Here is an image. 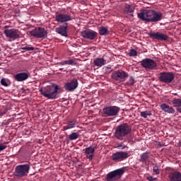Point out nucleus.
<instances>
[{"instance_id": "f257e3e1", "label": "nucleus", "mask_w": 181, "mask_h": 181, "mask_svg": "<svg viewBox=\"0 0 181 181\" xmlns=\"http://www.w3.org/2000/svg\"><path fill=\"white\" fill-rule=\"evenodd\" d=\"M137 16L141 21H144V22L151 23L162 21V13L152 9L141 10L137 13Z\"/></svg>"}, {"instance_id": "f03ea898", "label": "nucleus", "mask_w": 181, "mask_h": 181, "mask_svg": "<svg viewBox=\"0 0 181 181\" xmlns=\"http://www.w3.org/2000/svg\"><path fill=\"white\" fill-rule=\"evenodd\" d=\"M59 90H60L59 85L52 84L51 86L40 88V93H41L42 95L45 97V98H48V100H56Z\"/></svg>"}, {"instance_id": "7ed1b4c3", "label": "nucleus", "mask_w": 181, "mask_h": 181, "mask_svg": "<svg viewBox=\"0 0 181 181\" xmlns=\"http://www.w3.org/2000/svg\"><path fill=\"white\" fill-rule=\"evenodd\" d=\"M132 131V127L128 123H124L117 126L115 130V136L117 139L122 141L125 136H128Z\"/></svg>"}, {"instance_id": "20e7f679", "label": "nucleus", "mask_w": 181, "mask_h": 181, "mask_svg": "<svg viewBox=\"0 0 181 181\" xmlns=\"http://www.w3.org/2000/svg\"><path fill=\"white\" fill-rule=\"evenodd\" d=\"M30 170V165H29V164L17 165L15 168L13 176H15V177H18V178L26 177V176L29 175Z\"/></svg>"}, {"instance_id": "39448f33", "label": "nucleus", "mask_w": 181, "mask_h": 181, "mask_svg": "<svg viewBox=\"0 0 181 181\" xmlns=\"http://www.w3.org/2000/svg\"><path fill=\"white\" fill-rule=\"evenodd\" d=\"M7 28L8 26H4L5 30H4V33L6 37L8 39V42H15L17 39H21V33L19 30L15 28L6 29Z\"/></svg>"}, {"instance_id": "423d86ee", "label": "nucleus", "mask_w": 181, "mask_h": 181, "mask_svg": "<svg viewBox=\"0 0 181 181\" xmlns=\"http://www.w3.org/2000/svg\"><path fill=\"white\" fill-rule=\"evenodd\" d=\"M30 35L34 36V37H37V39H46L47 37V31L44 28L37 27L30 31Z\"/></svg>"}, {"instance_id": "0eeeda50", "label": "nucleus", "mask_w": 181, "mask_h": 181, "mask_svg": "<svg viewBox=\"0 0 181 181\" xmlns=\"http://www.w3.org/2000/svg\"><path fill=\"white\" fill-rule=\"evenodd\" d=\"M175 79V74L173 72H161L159 74L158 80L162 83L169 84Z\"/></svg>"}, {"instance_id": "6e6552de", "label": "nucleus", "mask_w": 181, "mask_h": 181, "mask_svg": "<svg viewBox=\"0 0 181 181\" xmlns=\"http://www.w3.org/2000/svg\"><path fill=\"white\" fill-rule=\"evenodd\" d=\"M140 63L141 66L147 70H155L158 66L153 59H151L149 58L142 59Z\"/></svg>"}, {"instance_id": "1a4fd4ad", "label": "nucleus", "mask_w": 181, "mask_h": 181, "mask_svg": "<svg viewBox=\"0 0 181 181\" xmlns=\"http://www.w3.org/2000/svg\"><path fill=\"white\" fill-rule=\"evenodd\" d=\"M103 112L106 117H115L119 112V107L118 106H108L103 108Z\"/></svg>"}, {"instance_id": "9d476101", "label": "nucleus", "mask_w": 181, "mask_h": 181, "mask_svg": "<svg viewBox=\"0 0 181 181\" xmlns=\"http://www.w3.org/2000/svg\"><path fill=\"white\" fill-rule=\"evenodd\" d=\"M112 78L116 81H125L128 78V73L123 70L115 71L112 74Z\"/></svg>"}, {"instance_id": "9b49d317", "label": "nucleus", "mask_w": 181, "mask_h": 181, "mask_svg": "<svg viewBox=\"0 0 181 181\" xmlns=\"http://www.w3.org/2000/svg\"><path fill=\"white\" fill-rule=\"evenodd\" d=\"M122 175H124V168H120L109 173L106 176V179L107 181L115 180V179L121 177Z\"/></svg>"}, {"instance_id": "f8f14e48", "label": "nucleus", "mask_w": 181, "mask_h": 181, "mask_svg": "<svg viewBox=\"0 0 181 181\" xmlns=\"http://www.w3.org/2000/svg\"><path fill=\"white\" fill-rule=\"evenodd\" d=\"M127 158H129V154L124 151L116 152L112 155V160L114 162H121Z\"/></svg>"}, {"instance_id": "ddd939ff", "label": "nucleus", "mask_w": 181, "mask_h": 181, "mask_svg": "<svg viewBox=\"0 0 181 181\" xmlns=\"http://www.w3.org/2000/svg\"><path fill=\"white\" fill-rule=\"evenodd\" d=\"M83 39H88V40H94L97 37V33L91 30H86L81 33Z\"/></svg>"}, {"instance_id": "4468645a", "label": "nucleus", "mask_w": 181, "mask_h": 181, "mask_svg": "<svg viewBox=\"0 0 181 181\" xmlns=\"http://www.w3.org/2000/svg\"><path fill=\"white\" fill-rule=\"evenodd\" d=\"M71 16L63 13H58L55 15V21L58 23H64L66 22H70L71 21Z\"/></svg>"}, {"instance_id": "2eb2a0df", "label": "nucleus", "mask_w": 181, "mask_h": 181, "mask_svg": "<svg viewBox=\"0 0 181 181\" xmlns=\"http://www.w3.org/2000/svg\"><path fill=\"white\" fill-rule=\"evenodd\" d=\"M78 87V81L76 78L72 79L70 82H67L64 85V88L66 91H74Z\"/></svg>"}, {"instance_id": "dca6fc26", "label": "nucleus", "mask_w": 181, "mask_h": 181, "mask_svg": "<svg viewBox=\"0 0 181 181\" xmlns=\"http://www.w3.org/2000/svg\"><path fill=\"white\" fill-rule=\"evenodd\" d=\"M150 36L151 37H153V39H156V40L165 41L169 39V37L168 36V35L165 33H162L160 32L151 33H150Z\"/></svg>"}, {"instance_id": "f3484780", "label": "nucleus", "mask_w": 181, "mask_h": 181, "mask_svg": "<svg viewBox=\"0 0 181 181\" xmlns=\"http://www.w3.org/2000/svg\"><path fill=\"white\" fill-rule=\"evenodd\" d=\"M55 32L61 35V36L67 37V23H65L62 25H59V27L55 28Z\"/></svg>"}, {"instance_id": "a211bd4d", "label": "nucleus", "mask_w": 181, "mask_h": 181, "mask_svg": "<svg viewBox=\"0 0 181 181\" xmlns=\"http://www.w3.org/2000/svg\"><path fill=\"white\" fill-rule=\"evenodd\" d=\"M94 152H95V148L89 146L85 149L84 153L87 159H89V160H93Z\"/></svg>"}, {"instance_id": "6ab92c4d", "label": "nucleus", "mask_w": 181, "mask_h": 181, "mask_svg": "<svg viewBox=\"0 0 181 181\" xmlns=\"http://www.w3.org/2000/svg\"><path fill=\"white\" fill-rule=\"evenodd\" d=\"M29 78V74L25 72H21L19 74H16L14 76V79L16 81H25Z\"/></svg>"}, {"instance_id": "aec40b11", "label": "nucleus", "mask_w": 181, "mask_h": 181, "mask_svg": "<svg viewBox=\"0 0 181 181\" xmlns=\"http://www.w3.org/2000/svg\"><path fill=\"white\" fill-rule=\"evenodd\" d=\"M170 181H181V173L180 172H173L168 174Z\"/></svg>"}, {"instance_id": "412c9836", "label": "nucleus", "mask_w": 181, "mask_h": 181, "mask_svg": "<svg viewBox=\"0 0 181 181\" xmlns=\"http://www.w3.org/2000/svg\"><path fill=\"white\" fill-rule=\"evenodd\" d=\"M78 125V122L76 119H73L67 122V125L63 127L64 131H67V129H73V128H76V126Z\"/></svg>"}, {"instance_id": "4be33fe9", "label": "nucleus", "mask_w": 181, "mask_h": 181, "mask_svg": "<svg viewBox=\"0 0 181 181\" xmlns=\"http://www.w3.org/2000/svg\"><path fill=\"white\" fill-rule=\"evenodd\" d=\"M160 108L164 112H167L168 114H175V109L167 104H161Z\"/></svg>"}, {"instance_id": "5701e85b", "label": "nucleus", "mask_w": 181, "mask_h": 181, "mask_svg": "<svg viewBox=\"0 0 181 181\" xmlns=\"http://www.w3.org/2000/svg\"><path fill=\"white\" fill-rule=\"evenodd\" d=\"M59 66H66V65H69V66H76L77 64V61L76 59H71L69 60H66V61H62L61 62H59L58 64Z\"/></svg>"}, {"instance_id": "b1692460", "label": "nucleus", "mask_w": 181, "mask_h": 181, "mask_svg": "<svg viewBox=\"0 0 181 181\" xmlns=\"http://www.w3.org/2000/svg\"><path fill=\"white\" fill-rule=\"evenodd\" d=\"M94 66L103 67L105 64V60L103 58H96L93 60Z\"/></svg>"}, {"instance_id": "393cba45", "label": "nucleus", "mask_w": 181, "mask_h": 181, "mask_svg": "<svg viewBox=\"0 0 181 181\" xmlns=\"http://www.w3.org/2000/svg\"><path fill=\"white\" fill-rule=\"evenodd\" d=\"M99 35H100V36H107V35H108V28L105 26L100 27Z\"/></svg>"}, {"instance_id": "a878e982", "label": "nucleus", "mask_w": 181, "mask_h": 181, "mask_svg": "<svg viewBox=\"0 0 181 181\" xmlns=\"http://www.w3.org/2000/svg\"><path fill=\"white\" fill-rule=\"evenodd\" d=\"M174 107H177L178 112L181 114V99H175L173 100Z\"/></svg>"}, {"instance_id": "bb28decb", "label": "nucleus", "mask_w": 181, "mask_h": 181, "mask_svg": "<svg viewBox=\"0 0 181 181\" xmlns=\"http://www.w3.org/2000/svg\"><path fill=\"white\" fill-rule=\"evenodd\" d=\"M149 152L146 151L140 156V162H146L149 158Z\"/></svg>"}, {"instance_id": "cd10ccee", "label": "nucleus", "mask_w": 181, "mask_h": 181, "mask_svg": "<svg viewBox=\"0 0 181 181\" xmlns=\"http://www.w3.org/2000/svg\"><path fill=\"white\" fill-rule=\"evenodd\" d=\"M134 9L129 4H126L125 8H124V13H127V15H129V13H132L134 12Z\"/></svg>"}, {"instance_id": "c85d7f7f", "label": "nucleus", "mask_w": 181, "mask_h": 181, "mask_svg": "<svg viewBox=\"0 0 181 181\" xmlns=\"http://www.w3.org/2000/svg\"><path fill=\"white\" fill-rule=\"evenodd\" d=\"M140 115L143 118H148V117H151L152 115V112L151 110H145L141 112Z\"/></svg>"}, {"instance_id": "c756f323", "label": "nucleus", "mask_w": 181, "mask_h": 181, "mask_svg": "<svg viewBox=\"0 0 181 181\" xmlns=\"http://www.w3.org/2000/svg\"><path fill=\"white\" fill-rule=\"evenodd\" d=\"M0 83L4 87H9L11 86V81L5 78H1Z\"/></svg>"}, {"instance_id": "7c9ffc66", "label": "nucleus", "mask_w": 181, "mask_h": 181, "mask_svg": "<svg viewBox=\"0 0 181 181\" xmlns=\"http://www.w3.org/2000/svg\"><path fill=\"white\" fill-rule=\"evenodd\" d=\"M78 139V134L76 132H73L69 136V141H76V139Z\"/></svg>"}, {"instance_id": "2f4dec72", "label": "nucleus", "mask_w": 181, "mask_h": 181, "mask_svg": "<svg viewBox=\"0 0 181 181\" xmlns=\"http://www.w3.org/2000/svg\"><path fill=\"white\" fill-rule=\"evenodd\" d=\"M153 172L155 175H159L160 173V168L158 165H154L153 168Z\"/></svg>"}, {"instance_id": "473e14b6", "label": "nucleus", "mask_w": 181, "mask_h": 181, "mask_svg": "<svg viewBox=\"0 0 181 181\" xmlns=\"http://www.w3.org/2000/svg\"><path fill=\"white\" fill-rule=\"evenodd\" d=\"M21 50H26L27 52H33V50H35V47H21Z\"/></svg>"}, {"instance_id": "72a5a7b5", "label": "nucleus", "mask_w": 181, "mask_h": 181, "mask_svg": "<svg viewBox=\"0 0 181 181\" xmlns=\"http://www.w3.org/2000/svg\"><path fill=\"white\" fill-rule=\"evenodd\" d=\"M135 83V78H134L132 76H130L129 81H127L128 86H134Z\"/></svg>"}, {"instance_id": "f704fd0d", "label": "nucleus", "mask_w": 181, "mask_h": 181, "mask_svg": "<svg viewBox=\"0 0 181 181\" xmlns=\"http://www.w3.org/2000/svg\"><path fill=\"white\" fill-rule=\"evenodd\" d=\"M136 54H137L136 50L135 49H131L129 53V56H130V57H135L136 56Z\"/></svg>"}, {"instance_id": "c9c22d12", "label": "nucleus", "mask_w": 181, "mask_h": 181, "mask_svg": "<svg viewBox=\"0 0 181 181\" xmlns=\"http://www.w3.org/2000/svg\"><path fill=\"white\" fill-rule=\"evenodd\" d=\"M117 148H118L119 149H125V148H128V146H124L122 143H119L117 144Z\"/></svg>"}, {"instance_id": "e433bc0d", "label": "nucleus", "mask_w": 181, "mask_h": 181, "mask_svg": "<svg viewBox=\"0 0 181 181\" xmlns=\"http://www.w3.org/2000/svg\"><path fill=\"white\" fill-rule=\"evenodd\" d=\"M5 149H6V146L0 143V152H2Z\"/></svg>"}, {"instance_id": "4c0bfd02", "label": "nucleus", "mask_w": 181, "mask_h": 181, "mask_svg": "<svg viewBox=\"0 0 181 181\" xmlns=\"http://www.w3.org/2000/svg\"><path fill=\"white\" fill-rule=\"evenodd\" d=\"M147 180L148 181H158L156 178H153L152 176L148 177Z\"/></svg>"}, {"instance_id": "58836bf2", "label": "nucleus", "mask_w": 181, "mask_h": 181, "mask_svg": "<svg viewBox=\"0 0 181 181\" xmlns=\"http://www.w3.org/2000/svg\"><path fill=\"white\" fill-rule=\"evenodd\" d=\"M4 114H5V112H0V117H2V116H4Z\"/></svg>"}, {"instance_id": "ea45409f", "label": "nucleus", "mask_w": 181, "mask_h": 181, "mask_svg": "<svg viewBox=\"0 0 181 181\" xmlns=\"http://www.w3.org/2000/svg\"><path fill=\"white\" fill-rule=\"evenodd\" d=\"M179 146H181V140L179 141Z\"/></svg>"}, {"instance_id": "a19ab883", "label": "nucleus", "mask_w": 181, "mask_h": 181, "mask_svg": "<svg viewBox=\"0 0 181 181\" xmlns=\"http://www.w3.org/2000/svg\"><path fill=\"white\" fill-rule=\"evenodd\" d=\"M59 70H60V71L63 70V68H60Z\"/></svg>"}, {"instance_id": "79ce46f5", "label": "nucleus", "mask_w": 181, "mask_h": 181, "mask_svg": "<svg viewBox=\"0 0 181 181\" xmlns=\"http://www.w3.org/2000/svg\"><path fill=\"white\" fill-rule=\"evenodd\" d=\"M0 52H1V48H0Z\"/></svg>"}]
</instances>
